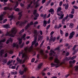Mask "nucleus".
I'll return each mask as SVG.
<instances>
[{"label": "nucleus", "instance_id": "obj_64", "mask_svg": "<svg viewBox=\"0 0 78 78\" xmlns=\"http://www.w3.org/2000/svg\"><path fill=\"white\" fill-rule=\"evenodd\" d=\"M20 5L21 6H22V7L23 6H24V4H23L22 3H21L20 4Z\"/></svg>", "mask_w": 78, "mask_h": 78}, {"label": "nucleus", "instance_id": "obj_30", "mask_svg": "<svg viewBox=\"0 0 78 78\" xmlns=\"http://www.w3.org/2000/svg\"><path fill=\"white\" fill-rule=\"evenodd\" d=\"M44 40L42 41V42L41 43L40 45V47H41L42 45H43V44L44 43Z\"/></svg>", "mask_w": 78, "mask_h": 78}, {"label": "nucleus", "instance_id": "obj_23", "mask_svg": "<svg viewBox=\"0 0 78 78\" xmlns=\"http://www.w3.org/2000/svg\"><path fill=\"white\" fill-rule=\"evenodd\" d=\"M24 45H25V43H23L22 44L20 45V47L21 48H23V46H24Z\"/></svg>", "mask_w": 78, "mask_h": 78}, {"label": "nucleus", "instance_id": "obj_33", "mask_svg": "<svg viewBox=\"0 0 78 78\" xmlns=\"http://www.w3.org/2000/svg\"><path fill=\"white\" fill-rule=\"evenodd\" d=\"M74 12H75V9H72V11L71 12V14H73L74 13Z\"/></svg>", "mask_w": 78, "mask_h": 78}, {"label": "nucleus", "instance_id": "obj_12", "mask_svg": "<svg viewBox=\"0 0 78 78\" xmlns=\"http://www.w3.org/2000/svg\"><path fill=\"white\" fill-rule=\"evenodd\" d=\"M43 65V63H42L39 64L38 65V69H41V67H42V66Z\"/></svg>", "mask_w": 78, "mask_h": 78}, {"label": "nucleus", "instance_id": "obj_42", "mask_svg": "<svg viewBox=\"0 0 78 78\" xmlns=\"http://www.w3.org/2000/svg\"><path fill=\"white\" fill-rule=\"evenodd\" d=\"M34 37V42H36V41H37V36H35Z\"/></svg>", "mask_w": 78, "mask_h": 78}, {"label": "nucleus", "instance_id": "obj_10", "mask_svg": "<svg viewBox=\"0 0 78 78\" xmlns=\"http://www.w3.org/2000/svg\"><path fill=\"white\" fill-rule=\"evenodd\" d=\"M22 12H20L18 13V15H19L18 17V20H20V19H21V17L22 16Z\"/></svg>", "mask_w": 78, "mask_h": 78}, {"label": "nucleus", "instance_id": "obj_36", "mask_svg": "<svg viewBox=\"0 0 78 78\" xmlns=\"http://www.w3.org/2000/svg\"><path fill=\"white\" fill-rule=\"evenodd\" d=\"M8 18H11L13 19V18H14V16L11 15L10 16H9Z\"/></svg>", "mask_w": 78, "mask_h": 78}, {"label": "nucleus", "instance_id": "obj_6", "mask_svg": "<svg viewBox=\"0 0 78 78\" xmlns=\"http://www.w3.org/2000/svg\"><path fill=\"white\" fill-rule=\"evenodd\" d=\"M70 58H69L66 57L65 59L63 60V62H62V65L63 64H65V62H66V61H69L70 59Z\"/></svg>", "mask_w": 78, "mask_h": 78}, {"label": "nucleus", "instance_id": "obj_48", "mask_svg": "<svg viewBox=\"0 0 78 78\" xmlns=\"http://www.w3.org/2000/svg\"><path fill=\"white\" fill-rule=\"evenodd\" d=\"M46 0H42V4H44V3L45 2Z\"/></svg>", "mask_w": 78, "mask_h": 78}, {"label": "nucleus", "instance_id": "obj_16", "mask_svg": "<svg viewBox=\"0 0 78 78\" xmlns=\"http://www.w3.org/2000/svg\"><path fill=\"white\" fill-rule=\"evenodd\" d=\"M30 27V24L29 23L27 24V25L25 27V30H26L27 29H28V28H29Z\"/></svg>", "mask_w": 78, "mask_h": 78}, {"label": "nucleus", "instance_id": "obj_62", "mask_svg": "<svg viewBox=\"0 0 78 78\" xmlns=\"http://www.w3.org/2000/svg\"><path fill=\"white\" fill-rule=\"evenodd\" d=\"M53 59V57H50L49 58V59L50 60H52Z\"/></svg>", "mask_w": 78, "mask_h": 78}, {"label": "nucleus", "instance_id": "obj_7", "mask_svg": "<svg viewBox=\"0 0 78 78\" xmlns=\"http://www.w3.org/2000/svg\"><path fill=\"white\" fill-rule=\"evenodd\" d=\"M73 35H75V32H73L71 33L70 34V36H69V39H71L73 37Z\"/></svg>", "mask_w": 78, "mask_h": 78}, {"label": "nucleus", "instance_id": "obj_19", "mask_svg": "<svg viewBox=\"0 0 78 78\" xmlns=\"http://www.w3.org/2000/svg\"><path fill=\"white\" fill-rule=\"evenodd\" d=\"M69 63L70 64V67H72V64H73V62L72 61H69Z\"/></svg>", "mask_w": 78, "mask_h": 78}, {"label": "nucleus", "instance_id": "obj_46", "mask_svg": "<svg viewBox=\"0 0 78 78\" xmlns=\"http://www.w3.org/2000/svg\"><path fill=\"white\" fill-rule=\"evenodd\" d=\"M34 27H36L35 25H36L37 24H38V22L37 21H36L34 23Z\"/></svg>", "mask_w": 78, "mask_h": 78}, {"label": "nucleus", "instance_id": "obj_32", "mask_svg": "<svg viewBox=\"0 0 78 78\" xmlns=\"http://www.w3.org/2000/svg\"><path fill=\"white\" fill-rule=\"evenodd\" d=\"M36 12H37V10H36V9L34 10V12H33L34 15H35V14H37V13H36Z\"/></svg>", "mask_w": 78, "mask_h": 78}, {"label": "nucleus", "instance_id": "obj_57", "mask_svg": "<svg viewBox=\"0 0 78 78\" xmlns=\"http://www.w3.org/2000/svg\"><path fill=\"white\" fill-rule=\"evenodd\" d=\"M3 62H4V63H6V62H7V61H6V59H4L3 60Z\"/></svg>", "mask_w": 78, "mask_h": 78}, {"label": "nucleus", "instance_id": "obj_20", "mask_svg": "<svg viewBox=\"0 0 78 78\" xmlns=\"http://www.w3.org/2000/svg\"><path fill=\"white\" fill-rule=\"evenodd\" d=\"M41 37H41V35H40L39 36L38 39L37 40L38 42H39V41H40V40H41Z\"/></svg>", "mask_w": 78, "mask_h": 78}, {"label": "nucleus", "instance_id": "obj_26", "mask_svg": "<svg viewBox=\"0 0 78 78\" xmlns=\"http://www.w3.org/2000/svg\"><path fill=\"white\" fill-rule=\"evenodd\" d=\"M0 53H1V56H2V55H3V54L4 53V50H2L1 51H0Z\"/></svg>", "mask_w": 78, "mask_h": 78}, {"label": "nucleus", "instance_id": "obj_63", "mask_svg": "<svg viewBox=\"0 0 78 78\" xmlns=\"http://www.w3.org/2000/svg\"><path fill=\"white\" fill-rule=\"evenodd\" d=\"M73 7L75 9H78V7L76 6H73Z\"/></svg>", "mask_w": 78, "mask_h": 78}, {"label": "nucleus", "instance_id": "obj_1", "mask_svg": "<svg viewBox=\"0 0 78 78\" xmlns=\"http://www.w3.org/2000/svg\"><path fill=\"white\" fill-rule=\"evenodd\" d=\"M28 48L27 47L25 48L24 49V50H22L21 52H20L19 54V56H20V54H22V58L25 57L24 60L23 61V62H22V60H20V58L19 57H17L16 58V60L18 61V62H19L20 64H23L25 61L27 60V59H28V57L27 56V51Z\"/></svg>", "mask_w": 78, "mask_h": 78}, {"label": "nucleus", "instance_id": "obj_24", "mask_svg": "<svg viewBox=\"0 0 78 78\" xmlns=\"http://www.w3.org/2000/svg\"><path fill=\"white\" fill-rule=\"evenodd\" d=\"M34 44H32L31 45V47L30 48V51H29L30 52L32 50V49H33V45Z\"/></svg>", "mask_w": 78, "mask_h": 78}, {"label": "nucleus", "instance_id": "obj_18", "mask_svg": "<svg viewBox=\"0 0 78 78\" xmlns=\"http://www.w3.org/2000/svg\"><path fill=\"white\" fill-rule=\"evenodd\" d=\"M22 42V38H20L19 39V44H21Z\"/></svg>", "mask_w": 78, "mask_h": 78}, {"label": "nucleus", "instance_id": "obj_8", "mask_svg": "<svg viewBox=\"0 0 78 78\" xmlns=\"http://www.w3.org/2000/svg\"><path fill=\"white\" fill-rule=\"evenodd\" d=\"M48 11L49 12H51V14H53L55 12V10H53V9L51 8L50 10H49Z\"/></svg>", "mask_w": 78, "mask_h": 78}, {"label": "nucleus", "instance_id": "obj_14", "mask_svg": "<svg viewBox=\"0 0 78 78\" xmlns=\"http://www.w3.org/2000/svg\"><path fill=\"white\" fill-rule=\"evenodd\" d=\"M47 24V21H46V20L44 21L43 22V27H46V25Z\"/></svg>", "mask_w": 78, "mask_h": 78}, {"label": "nucleus", "instance_id": "obj_37", "mask_svg": "<svg viewBox=\"0 0 78 78\" xmlns=\"http://www.w3.org/2000/svg\"><path fill=\"white\" fill-rule=\"evenodd\" d=\"M75 70L77 71L78 70V66H76L75 67Z\"/></svg>", "mask_w": 78, "mask_h": 78}, {"label": "nucleus", "instance_id": "obj_22", "mask_svg": "<svg viewBox=\"0 0 78 78\" xmlns=\"http://www.w3.org/2000/svg\"><path fill=\"white\" fill-rule=\"evenodd\" d=\"M4 16L3 14L1 15V16H0V20L2 21L3 20V17Z\"/></svg>", "mask_w": 78, "mask_h": 78}, {"label": "nucleus", "instance_id": "obj_59", "mask_svg": "<svg viewBox=\"0 0 78 78\" xmlns=\"http://www.w3.org/2000/svg\"><path fill=\"white\" fill-rule=\"evenodd\" d=\"M70 18H72L73 17V14H71L70 15Z\"/></svg>", "mask_w": 78, "mask_h": 78}, {"label": "nucleus", "instance_id": "obj_27", "mask_svg": "<svg viewBox=\"0 0 78 78\" xmlns=\"http://www.w3.org/2000/svg\"><path fill=\"white\" fill-rule=\"evenodd\" d=\"M76 55L74 56L73 57H72L71 58V60H73L74 59H75V58H76Z\"/></svg>", "mask_w": 78, "mask_h": 78}, {"label": "nucleus", "instance_id": "obj_53", "mask_svg": "<svg viewBox=\"0 0 78 78\" xmlns=\"http://www.w3.org/2000/svg\"><path fill=\"white\" fill-rule=\"evenodd\" d=\"M16 66H12V67H11V69H16Z\"/></svg>", "mask_w": 78, "mask_h": 78}, {"label": "nucleus", "instance_id": "obj_39", "mask_svg": "<svg viewBox=\"0 0 78 78\" xmlns=\"http://www.w3.org/2000/svg\"><path fill=\"white\" fill-rule=\"evenodd\" d=\"M24 32V29H22L19 33V34H20L21 33H23Z\"/></svg>", "mask_w": 78, "mask_h": 78}, {"label": "nucleus", "instance_id": "obj_47", "mask_svg": "<svg viewBox=\"0 0 78 78\" xmlns=\"http://www.w3.org/2000/svg\"><path fill=\"white\" fill-rule=\"evenodd\" d=\"M8 40L9 41H10L11 42H12V39L11 38H9Z\"/></svg>", "mask_w": 78, "mask_h": 78}, {"label": "nucleus", "instance_id": "obj_51", "mask_svg": "<svg viewBox=\"0 0 78 78\" xmlns=\"http://www.w3.org/2000/svg\"><path fill=\"white\" fill-rule=\"evenodd\" d=\"M5 41H6V39H4L1 40V41L2 42H5Z\"/></svg>", "mask_w": 78, "mask_h": 78}, {"label": "nucleus", "instance_id": "obj_9", "mask_svg": "<svg viewBox=\"0 0 78 78\" xmlns=\"http://www.w3.org/2000/svg\"><path fill=\"white\" fill-rule=\"evenodd\" d=\"M12 9V8H10L9 7H5L4 8V10H9L10 11H11V10Z\"/></svg>", "mask_w": 78, "mask_h": 78}, {"label": "nucleus", "instance_id": "obj_54", "mask_svg": "<svg viewBox=\"0 0 78 78\" xmlns=\"http://www.w3.org/2000/svg\"><path fill=\"white\" fill-rule=\"evenodd\" d=\"M68 7H69V5H66L65 6V9H68Z\"/></svg>", "mask_w": 78, "mask_h": 78}, {"label": "nucleus", "instance_id": "obj_13", "mask_svg": "<svg viewBox=\"0 0 78 78\" xmlns=\"http://www.w3.org/2000/svg\"><path fill=\"white\" fill-rule=\"evenodd\" d=\"M34 37H35V36H37V30H34Z\"/></svg>", "mask_w": 78, "mask_h": 78}, {"label": "nucleus", "instance_id": "obj_41", "mask_svg": "<svg viewBox=\"0 0 78 78\" xmlns=\"http://www.w3.org/2000/svg\"><path fill=\"white\" fill-rule=\"evenodd\" d=\"M50 24H49V25H48L47 27H46V30H48V29H49V28H50Z\"/></svg>", "mask_w": 78, "mask_h": 78}, {"label": "nucleus", "instance_id": "obj_43", "mask_svg": "<svg viewBox=\"0 0 78 78\" xmlns=\"http://www.w3.org/2000/svg\"><path fill=\"white\" fill-rule=\"evenodd\" d=\"M35 15V17H38V16H39V15L38 13H36Z\"/></svg>", "mask_w": 78, "mask_h": 78}, {"label": "nucleus", "instance_id": "obj_61", "mask_svg": "<svg viewBox=\"0 0 78 78\" xmlns=\"http://www.w3.org/2000/svg\"><path fill=\"white\" fill-rule=\"evenodd\" d=\"M62 27V25H61V24H60L59 26V27H57V28L58 29H59V28H61V27Z\"/></svg>", "mask_w": 78, "mask_h": 78}, {"label": "nucleus", "instance_id": "obj_49", "mask_svg": "<svg viewBox=\"0 0 78 78\" xmlns=\"http://www.w3.org/2000/svg\"><path fill=\"white\" fill-rule=\"evenodd\" d=\"M7 20H8V19H5V20H3V23H5V22H6Z\"/></svg>", "mask_w": 78, "mask_h": 78}, {"label": "nucleus", "instance_id": "obj_17", "mask_svg": "<svg viewBox=\"0 0 78 78\" xmlns=\"http://www.w3.org/2000/svg\"><path fill=\"white\" fill-rule=\"evenodd\" d=\"M18 5H19V2H18L17 1L16 2V5L14 7V9H15V8H16L18 6Z\"/></svg>", "mask_w": 78, "mask_h": 78}, {"label": "nucleus", "instance_id": "obj_44", "mask_svg": "<svg viewBox=\"0 0 78 78\" xmlns=\"http://www.w3.org/2000/svg\"><path fill=\"white\" fill-rule=\"evenodd\" d=\"M34 61H35V58H33L32 59L31 62H34Z\"/></svg>", "mask_w": 78, "mask_h": 78}, {"label": "nucleus", "instance_id": "obj_35", "mask_svg": "<svg viewBox=\"0 0 78 78\" xmlns=\"http://www.w3.org/2000/svg\"><path fill=\"white\" fill-rule=\"evenodd\" d=\"M15 11L19 12V11H20V9L18 8H17L15 9Z\"/></svg>", "mask_w": 78, "mask_h": 78}, {"label": "nucleus", "instance_id": "obj_4", "mask_svg": "<svg viewBox=\"0 0 78 78\" xmlns=\"http://www.w3.org/2000/svg\"><path fill=\"white\" fill-rule=\"evenodd\" d=\"M54 33V31H52L50 34L51 37H50V39L49 40V42H55V40H56V37H53V34Z\"/></svg>", "mask_w": 78, "mask_h": 78}, {"label": "nucleus", "instance_id": "obj_50", "mask_svg": "<svg viewBox=\"0 0 78 78\" xmlns=\"http://www.w3.org/2000/svg\"><path fill=\"white\" fill-rule=\"evenodd\" d=\"M12 62V61L11 62V61H9V62H8L7 63V65H9L10 64H11V63Z\"/></svg>", "mask_w": 78, "mask_h": 78}, {"label": "nucleus", "instance_id": "obj_2", "mask_svg": "<svg viewBox=\"0 0 78 78\" xmlns=\"http://www.w3.org/2000/svg\"><path fill=\"white\" fill-rule=\"evenodd\" d=\"M54 62L56 64L53 63H51V67H55V68H57V67H59V66H61L62 65V62L60 63L59 60L57 58H56L54 59Z\"/></svg>", "mask_w": 78, "mask_h": 78}, {"label": "nucleus", "instance_id": "obj_15", "mask_svg": "<svg viewBox=\"0 0 78 78\" xmlns=\"http://www.w3.org/2000/svg\"><path fill=\"white\" fill-rule=\"evenodd\" d=\"M3 27L5 28H9V25L8 24H6L5 25H4L3 26Z\"/></svg>", "mask_w": 78, "mask_h": 78}, {"label": "nucleus", "instance_id": "obj_11", "mask_svg": "<svg viewBox=\"0 0 78 78\" xmlns=\"http://www.w3.org/2000/svg\"><path fill=\"white\" fill-rule=\"evenodd\" d=\"M51 52L49 54L50 56H52V55H53V53L54 54H55V53H56V52L52 50H51Z\"/></svg>", "mask_w": 78, "mask_h": 78}, {"label": "nucleus", "instance_id": "obj_56", "mask_svg": "<svg viewBox=\"0 0 78 78\" xmlns=\"http://www.w3.org/2000/svg\"><path fill=\"white\" fill-rule=\"evenodd\" d=\"M65 36L66 37H67L69 36V33H66Z\"/></svg>", "mask_w": 78, "mask_h": 78}, {"label": "nucleus", "instance_id": "obj_40", "mask_svg": "<svg viewBox=\"0 0 78 78\" xmlns=\"http://www.w3.org/2000/svg\"><path fill=\"white\" fill-rule=\"evenodd\" d=\"M38 6H39V4H36L35 8H37Z\"/></svg>", "mask_w": 78, "mask_h": 78}, {"label": "nucleus", "instance_id": "obj_25", "mask_svg": "<svg viewBox=\"0 0 78 78\" xmlns=\"http://www.w3.org/2000/svg\"><path fill=\"white\" fill-rule=\"evenodd\" d=\"M7 53H9L10 54H12L13 53V51H7Z\"/></svg>", "mask_w": 78, "mask_h": 78}, {"label": "nucleus", "instance_id": "obj_5", "mask_svg": "<svg viewBox=\"0 0 78 78\" xmlns=\"http://www.w3.org/2000/svg\"><path fill=\"white\" fill-rule=\"evenodd\" d=\"M40 55H41L42 56H43L45 59L47 58V55L44 54V51L42 50H41L40 51Z\"/></svg>", "mask_w": 78, "mask_h": 78}, {"label": "nucleus", "instance_id": "obj_34", "mask_svg": "<svg viewBox=\"0 0 78 78\" xmlns=\"http://www.w3.org/2000/svg\"><path fill=\"white\" fill-rule=\"evenodd\" d=\"M17 73V72H12L11 75H16Z\"/></svg>", "mask_w": 78, "mask_h": 78}, {"label": "nucleus", "instance_id": "obj_52", "mask_svg": "<svg viewBox=\"0 0 78 78\" xmlns=\"http://www.w3.org/2000/svg\"><path fill=\"white\" fill-rule=\"evenodd\" d=\"M30 25H34V24L33 23V21H31V22L30 23V24H29Z\"/></svg>", "mask_w": 78, "mask_h": 78}, {"label": "nucleus", "instance_id": "obj_38", "mask_svg": "<svg viewBox=\"0 0 78 78\" xmlns=\"http://www.w3.org/2000/svg\"><path fill=\"white\" fill-rule=\"evenodd\" d=\"M23 25H24L23 22H21L20 24V26H21V27H22V26Z\"/></svg>", "mask_w": 78, "mask_h": 78}, {"label": "nucleus", "instance_id": "obj_28", "mask_svg": "<svg viewBox=\"0 0 78 78\" xmlns=\"http://www.w3.org/2000/svg\"><path fill=\"white\" fill-rule=\"evenodd\" d=\"M61 11V7H58L57 9V12H59V11Z\"/></svg>", "mask_w": 78, "mask_h": 78}, {"label": "nucleus", "instance_id": "obj_3", "mask_svg": "<svg viewBox=\"0 0 78 78\" xmlns=\"http://www.w3.org/2000/svg\"><path fill=\"white\" fill-rule=\"evenodd\" d=\"M11 33L12 34H10L8 32H7L6 34L5 35L6 36H10L12 37H14L15 34L16 33H17V30L15 28H13L11 30Z\"/></svg>", "mask_w": 78, "mask_h": 78}, {"label": "nucleus", "instance_id": "obj_29", "mask_svg": "<svg viewBox=\"0 0 78 78\" xmlns=\"http://www.w3.org/2000/svg\"><path fill=\"white\" fill-rule=\"evenodd\" d=\"M77 46H78V45L76 44L75 45L73 48V50H75V48Z\"/></svg>", "mask_w": 78, "mask_h": 78}, {"label": "nucleus", "instance_id": "obj_60", "mask_svg": "<svg viewBox=\"0 0 78 78\" xmlns=\"http://www.w3.org/2000/svg\"><path fill=\"white\" fill-rule=\"evenodd\" d=\"M63 17H64V14L62 15L60 19H63Z\"/></svg>", "mask_w": 78, "mask_h": 78}, {"label": "nucleus", "instance_id": "obj_45", "mask_svg": "<svg viewBox=\"0 0 78 78\" xmlns=\"http://www.w3.org/2000/svg\"><path fill=\"white\" fill-rule=\"evenodd\" d=\"M27 70H28V69L27 67H25L24 68V71L25 72H26Z\"/></svg>", "mask_w": 78, "mask_h": 78}, {"label": "nucleus", "instance_id": "obj_58", "mask_svg": "<svg viewBox=\"0 0 78 78\" xmlns=\"http://www.w3.org/2000/svg\"><path fill=\"white\" fill-rule=\"evenodd\" d=\"M13 47H16V43H13Z\"/></svg>", "mask_w": 78, "mask_h": 78}, {"label": "nucleus", "instance_id": "obj_31", "mask_svg": "<svg viewBox=\"0 0 78 78\" xmlns=\"http://www.w3.org/2000/svg\"><path fill=\"white\" fill-rule=\"evenodd\" d=\"M19 72L20 74L21 75H23V73H24V71H20Z\"/></svg>", "mask_w": 78, "mask_h": 78}, {"label": "nucleus", "instance_id": "obj_21", "mask_svg": "<svg viewBox=\"0 0 78 78\" xmlns=\"http://www.w3.org/2000/svg\"><path fill=\"white\" fill-rule=\"evenodd\" d=\"M74 25V24L73 23H71L69 24V27L71 28H73V26Z\"/></svg>", "mask_w": 78, "mask_h": 78}, {"label": "nucleus", "instance_id": "obj_55", "mask_svg": "<svg viewBox=\"0 0 78 78\" xmlns=\"http://www.w3.org/2000/svg\"><path fill=\"white\" fill-rule=\"evenodd\" d=\"M60 33L61 34H62V35L63 34V32H62V30H60Z\"/></svg>", "mask_w": 78, "mask_h": 78}]
</instances>
